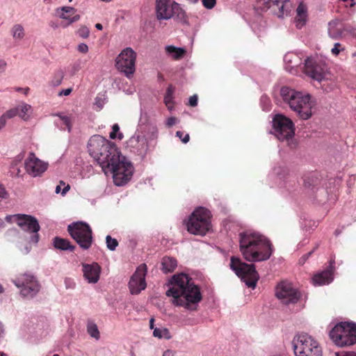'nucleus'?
<instances>
[{
  "mask_svg": "<svg viewBox=\"0 0 356 356\" xmlns=\"http://www.w3.org/2000/svg\"><path fill=\"white\" fill-rule=\"evenodd\" d=\"M173 298L172 303L188 310H196L197 305L202 300L200 289L185 273L173 275L170 286L165 293Z\"/></svg>",
  "mask_w": 356,
  "mask_h": 356,
  "instance_id": "f257e3e1",
  "label": "nucleus"
},
{
  "mask_svg": "<svg viewBox=\"0 0 356 356\" xmlns=\"http://www.w3.org/2000/svg\"><path fill=\"white\" fill-rule=\"evenodd\" d=\"M239 250L243 258L249 262L268 260L273 251V245L268 239L252 231L240 233Z\"/></svg>",
  "mask_w": 356,
  "mask_h": 356,
  "instance_id": "f03ea898",
  "label": "nucleus"
},
{
  "mask_svg": "<svg viewBox=\"0 0 356 356\" xmlns=\"http://www.w3.org/2000/svg\"><path fill=\"white\" fill-rule=\"evenodd\" d=\"M88 148L91 156L101 166L104 172H106L112 162H116V159L120 155V152L113 143L99 135H95L90 138Z\"/></svg>",
  "mask_w": 356,
  "mask_h": 356,
  "instance_id": "7ed1b4c3",
  "label": "nucleus"
},
{
  "mask_svg": "<svg viewBox=\"0 0 356 356\" xmlns=\"http://www.w3.org/2000/svg\"><path fill=\"white\" fill-rule=\"evenodd\" d=\"M280 95L284 102L287 104L292 111L296 112L300 118L308 120L312 117L314 104L309 94L283 86L280 90Z\"/></svg>",
  "mask_w": 356,
  "mask_h": 356,
  "instance_id": "20e7f679",
  "label": "nucleus"
},
{
  "mask_svg": "<svg viewBox=\"0 0 356 356\" xmlns=\"http://www.w3.org/2000/svg\"><path fill=\"white\" fill-rule=\"evenodd\" d=\"M211 213L204 207L195 209L186 222L187 230L194 235L204 236L211 229Z\"/></svg>",
  "mask_w": 356,
  "mask_h": 356,
  "instance_id": "39448f33",
  "label": "nucleus"
},
{
  "mask_svg": "<svg viewBox=\"0 0 356 356\" xmlns=\"http://www.w3.org/2000/svg\"><path fill=\"white\" fill-rule=\"evenodd\" d=\"M293 350L296 356H322V348L312 336L302 333L297 334L293 340Z\"/></svg>",
  "mask_w": 356,
  "mask_h": 356,
  "instance_id": "423d86ee",
  "label": "nucleus"
},
{
  "mask_svg": "<svg viewBox=\"0 0 356 356\" xmlns=\"http://www.w3.org/2000/svg\"><path fill=\"white\" fill-rule=\"evenodd\" d=\"M330 337L338 346L353 345L356 343V324L341 322L330 332Z\"/></svg>",
  "mask_w": 356,
  "mask_h": 356,
  "instance_id": "0eeeda50",
  "label": "nucleus"
},
{
  "mask_svg": "<svg viewBox=\"0 0 356 356\" xmlns=\"http://www.w3.org/2000/svg\"><path fill=\"white\" fill-rule=\"evenodd\" d=\"M230 268L248 287L254 289L256 286L259 275L254 264H248L239 258L232 257Z\"/></svg>",
  "mask_w": 356,
  "mask_h": 356,
  "instance_id": "6e6552de",
  "label": "nucleus"
},
{
  "mask_svg": "<svg viewBox=\"0 0 356 356\" xmlns=\"http://www.w3.org/2000/svg\"><path fill=\"white\" fill-rule=\"evenodd\" d=\"M104 173L113 174V182L116 186H122L127 184L131 178L134 172V167L130 162L120 155L116 162H112Z\"/></svg>",
  "mask_w": 356,
  "mask_h": 356,
  "instance_id": "1a4fd4ad",
  "label": "nucleus"
},
{
  "mask_svg": "<svg viewBox=\"0 0 356 356\" xmlns=\"http://www.w3.org/2000/svg\"><path fill=\"white\" fill-rule=\"evenodd\" d=\"M70 236L83 250H88L92 243V231L90 225L84 222H72L67 226Z\"/></svg>",
  "mask_w": 356,
  "mask_h": 356,
  "instance_id": "9d476101",
  "label": "nucleus"
},
{
  "mask_svg": "<svg viewBox=\"0 0 356 356\" xmlns=\"http://www.w3.org/2000/svg\"><path fill=\"white\" fill-rule=\"evenodd\" d=\"M5 220L8 223H16L22 230L33 233L31 241L37 243L39 240V235L38 234L40 230V225L38 220L30 215L17 213L14 215H8L6 216Z\"/></svg>",
  "mask_w": 356,
  "mask_h": 356,
  "instance_id": "9b49d317",
  "label": "nucleus"
},
{
  "mask_svg": "<svg viewBox=\"0 0 356 356\" xmlns=\"http://www.w3.org/2000/svg\"><path fill=\"white\" fill-rule=\"evenodd\" d=\"M275 134L280 140L289 141L293 140L295 134L294 124L293 121L282 114H277L273 120Z\"/></svg>",
  "mask_w": 356,
  "mask_h": 356,
  "instance_id": "f8f14e48",
  "label": "nucleus"
},
{
  "mask_svg": "<svg viewBox=\"0 0 356 356\" xmlns=\"http://www.w3.org/2000/svg\"><path fill=\"white\" fill-rule=\"evenodd\" d=\"M13 282L17 288L20 289V294L26 298H34L41 288L37 279L28 273L19 275Z\"/></svg>",
  "mask_w": 356,
  "mask_h": 356,
  "instance_id": "ddd939ff",
  "label": "nucleus"
},
{
  "mask_svg": "<svg viewBox=\"0 0 356 356\" xmlns=\"http://www.w3.org/2000/svg\"><path fill=\"white\" fill-rule=\"evenodd\" d=\"M136 56V53L131 47L125 48L115 59L116 68L129 77L135 72Z\"/></svg>",
  "mask_w": 356,
  "mask_h": 356,
  "instance_id": "4468645a",
  "label": "nucleus"
},
{
  "mask_svg": "<svg viewBox=\"0 0 356 356\" xmlns=\"http://www.w3.org/2000/svg\"><path fill=\"white\" fill-rule=\"evenodd\" d=\"M275 296L284 305L295 304L301 297L300 292L286 281L277 285Z\"/></svg>",
  "mask_w": 356,
  "mask_h": 356,
  "instance_id": "2eb2a0df",
  "label": "nucleus"
},
{
  "mask_svg": "<svg viewBox=\"0 0 356 356\" xmlns=\"http://www.w3.org/2000/svg\"><path fill=\"white\" fill-rule=\"evenodd\" d=\"M147 266L145 264L140 265L131 276L129 282V287L132 294H138L146 288L145 275Z\"/></svg>",
  "mask_w": 356,
  "mask_h": 356,
  "instance_id": "dca6fc26",
  "label": "nucleus"
},
{
  "mask_svg": "<svg viewBox=\"0 0 356 356\" xmlns=\"http://www.w3.org/2000/svg\"><path fill=\"white\" fill-rule=\"evenodd\" d=\"M47 168V164L35 156L33 152H30L25 161V169L32 177L42 175Z\"/></svg>",
  "mask_w": 356,
  "mask_h": 356,
  "instance_id": "f3484780",
  "label": "nucleus"
},
{
  "mask_svg": "<svg viewBox=\"0 0 356 356\" xmlns=\"http://www.w3.org/2000/svg\"><path fill=\"white\" fill-rule=\"evenodd\" d=\"M305 73L312 79L321 81L325 78V70L313 59L307 58L305 64Z\"/></svg>",
  "mask_w": 356,
  "mask_h": 356,
  "instance_id": "a211bd4d",
  "label": "nucleus"
},
{
  "mask_svg": "<svg viewBox=\"0 0 356 356\" xmlns=\"http://www.w3.org/2000/svg\"><path fill=\"white\" fill-rule=\"evenodd\" d=\"M127 146L129 147L131 152L141 156L147 153L149 147L147 139H145V136L139 134H134L129 139Z\"/></svg>",
  "mask_w": 356,
  "mask_h": 356,
  "instance_id": "6ab92c4d",
  "label": "nucleus"
},
{
  "mask_svg": "<svg viewBox=\"0 0 356 356\" xmlns=\"http://www.w3.org/2000/svg\"><path fill=\"white\" fill-rule=\"evenodd\" d=\"M334 264V261H330V266L327 269L313 277L312 281L314 285H323L332 281Z\"/></svg>",
  "mask_w": 356,
  "mask_h": 356,
  "instance_id": "aec40b11",
  "label": "nucleus"
},
{
  "mask_svg": "<svg viewBox=\"0 0 356 356\" xmlns=\"http://www.w3.org/2000/svg\"><path fill=\"white\" fill-rule=\"evenodd\" d=\"M83 273L86 280L89 283H97L99 280V275L101 268L97 263H92V264H83Z\"/></svg>",
  "mask_w": 356,
  "mask_h": 356,
  "instance_id": "412c9836",
  "label": "nucleus"
},
{
  "mask_svg": "<svg viewBox=\"0 0 356 356\" xmlns=\"http://www.w3.org/2000/svg\"><path fill=\"white\" fill-rule=\"evenodd\" d=\"M170 0H156V13L158 19H169L172 17Z\"/></svg>",
  "mask_w": 356,
  "mask_h": 356,
  "instance_id": "4be33fe9",
  "label": "nucleus"
},
{
  "mask_svg": "<svg viewBox=\"0 0 356 356\" xmlns=\"http://www.w3.org/2000/svg\"><path fill=\"white\" fill-rule=\"evenodd\" d=\"M144 132L145 133V135L142 136H145V139H147V145L149 146L152 143H154V145H155L159 138V129L156 125L154 124H148L146 126Z\"/></svg>",
  "mask_w": 356,
  "mask_h": 356,
  "instance_id": "5701e85b",
  "label": "nucleus"
},
{
  "mask_svg": "<svg viewBox=\"0 0 356 356\" xmlns=\"http://www.w3.org/2000/svg\"><path fill=\"white\" fill-rule=\"evenodd\" d=\"M328 33L333 39L341 37L343 31V24L339 20H332L329 23Z\"/></svg>",
  "mask_w": 356,
  "mask_h": 356,
  "instance_id": "b1692460",
  "label": "nucleus"
},
{
  "mask_svg": "<svg viewBox=\"0 0 356 356\" xmlns=\"http://www.w3.org/2000/svg\"><path fill=\"white\" fill-rule=\"evenodd\" d=\"M296 13V26L301 29L305 24L307 19V6L303 3H300L297 8Z\"/></svg>",
  "mask_w": 356,
  "mask_h": 356,
  "instance_id": "393cba45",
  "label": "nucleus"
},
{
  "mask_svg": "<svg viewBox=\"0 0 356 356\" xmlns=\"http://www.w3.org/2000/svg\"><path fill=\"white\" fill-rule=\"evenodd\" d=\"M177 266V260L170 257H164L161 261V270L165 273L173 272Z\"/></svg>",
  "mask_w": 356,
  "mask_h": 356,
  "instance_id": "a878e982",
  "label": "nucleus"
},
{
  "mask_svg": "<svg viewBox=\"0 0 356 356\" xmlns=\"http://www.w3.org/2000/svg\"><path fill=\"white\" fill-rule=\"evenodd\" d=\"M54 245L55 248L61 250H70L74 251L75 246L71 245L70 242L67 239L62 238L60 237H55L54 239Z\"/></svg>",
  "mask_w": 356,
  "mask_h": 356,
  "instance_id": "bb28decb",
  "label": "nucleus"
},
{
  "mask_svg": "<svg viewBox=\"0 0 356 356\" xmlns=\"http://www.w3.org/2000/svg\"><path fill=\"white\" fill-rule=\"evenodd\" d=\"M19 108L18 116L24 121L30 119L31 114L32 113V107L30 104L25 102H21L17 106Z\"/></svg>",
  "mask_w": 356,
  "mask_h": 356,
  "instance_id": "cd10ccee",
  "label": "nucleus"
},
{
  "mask_svg": "<svg viewBox=\"0 0 356 356\" xmlns=\"http://www.w3.org/2000/svg\"><path fill=\"white\" fill-rule=\"evenodd\" d=\"M277 7L279 12L277 13L279 17H281L284 15H288L290 13L292 8V3L289 0H279L278 6H275Z\"/></svg>",
  "mask_w": 356,
  "mask_h": 356,
  "instance_id": "c85d7f7f",
  "label": "nucleus"
},
{
  "mask_svg": "<svg viewBox=\"0 0 356 356\" xmlns=\"http://www.w3.org/2000/svg\"><path fill=\"white\" fill-rule=\"evenodd\" d=\"M165 51L169 55L176 60L181 58L186 54V50L184 49L175 47L171 45L167 46L165 47Z\"/></svg>",
  "mask_w": 356,
  "mask_h": 356,
  "instance_id": "c756f323",
  "label": "nucleus"
},
{
  "mask_svg": "<svg viewBox=\"0 0 356 356\" xmlns=\"http://www.w3.org/2000/svg\"><path fill=\"white\" fill-rule=\"evenodd\" d=\"M175 88L172 85H170L167 90L166 93L164 97V102L165 106L168 107L169 110H172L174 107V102H173V93Z\"/></svg>",
  "mask_w": 356,
  "mask_h": 356,
  "instance_id": "7c9ffc66",
  "label": "nucleus"
},
{
  "mask_svg": "<svg viewBox=\"0 0 356 356\" xmlns=\"http://www.w3.org/2000/svg\"><path fill=\"white\" fill-rule=\"evenodd\" d=\"M170 10L172 13V17L174 16H177V17L180 19H183L185 18V11L180 7L179 4L177 2L173 1L172 3H171Z\"/></svg>",
  "mask_w": 356,
  "mask_h": 356,
  "instance_id": "2f4dec72",
  "label": "nucleus"
},
{
  "mask_svg": "<svg viewBox=\"0 0 356 356\" xmlns=\"http://www.w3.org/2000/svg\"><path fill=\"white\" fill-rule=\"evenodd\" d=\"M279 0H257L258 9L262 11L267 10L273 6H278Z\"/></svg>",
  "mask_w": 356,
  "mask_h": 356,
  "instance_id": "473e14b6",
  "label": "nucleus"
},
{
  "mask_svg": "<svg viewBox=\"0 0 356 356\" xmlns=\"http://www.w3.org/2000/svg\"><path fill=\"white\" fill-rule=\"evenodd\" d=\"M318 184V179L314 175L306 176L304 179V186L307 188L314 187Z\"/></svg>",
  "mask_w": 356,
  "mask_h": 356,
  "instance_id": "72a5a7b5",
  "label": "nucleus"
},
{
  "mask_svg": "<svg viewBox=\"0 0 356 356\" xmlns=\"http://www.w3.org/2000/svg\"><path fill=\"white\" fill-rule=\"evenodd\" d=\"M13 36L15 39H22L24 36V30L22 25L16 24L12 29Z\"/></svg>",
  "mask_w": 356,
  "mask_h": 356,
  "instance_id": "f704fd0d",
  "label": "nucleus"
},
{
  "mask_svg": "<svg viewBox=\"0 0 356 356\" xmlns=\"http://www.w3.org/2000/svg\"><path fill=\"white\" fill-rule=\"evenodd\" d=\"M87 331L92 337L96 339H98L100 337L97 326L95 323H88L87 326Z\"/></svg>",
  "mask_w": 356,
  "mask_h": 356,
  "instance_id": "c9c22d12",
  "label": "nucleus"
},
{
  "mask_svg": "<svg viewBox=\"0 0 356 356\" xmlns=\"http://www.w3.org/2000/svg\"><path fill=\"white\" fill-rule=\"evenodd\" d=\"M63 13L60 15V17L63 19H68L70 18L71 15H74L76 10L70 6H65L61 8Z\"/></svg>",
  "mask_w": 356,
  "mask_h": 356,
  "instance_id": "e433bc0d",
  "label": "nucleus"
},
{
  "mask_svg": "<svg viewBox=\"0 0 356 356\" xmlns=\"http://www.w3.org/2000/svg\"><path fill=\"white\" fill-rule=\"evenodd\" d=\"M120 131V127L118 124H114L112 127V131L110 133V138L111 139L118 138L119 140H122L123 138V134Z\"/></svg>",
  "mask_w": 356,
  "mask_h": 356,
  "instance_id": "4c0bfd02",
  "label": "nucleus"
},
{
  "mask_svg": "<svg viewBox=\"0 0 356 356\" xmlns=\"http://www.w3.org/2000/svg\"><path fill=\"white\" fill-rule=\"evenodd\" d=\"M106 243L107 248L111 251L115 250L118 245V241L115 238H113L111 236L106 237Z\"/></svg>",
  "mask_w": 356,
  "mask_h": 356,
  "instance_id": "58836bf2",
  "label": "nucleus"
},
{
  "mask_svg": "<svg viewBox=\"0 0 356 356\" xmlns=\"http://www.w3.org/2000/svg\"><path fill=\"white\" fill-rule=\"evenodd\" d=\"M19 114V108L16 107L12 108L4 113L2 116H3L7 120L8 119L13 118L15 116H18Z\"/></svg>",
  "mask_w": 356,
  "mask_h": 356,
  "instance_id": "ea45409f",
  "label": "nucleus"
},
{
  "mask_svg": "<svg viewBox=\"0 0 356 356\" xmlns=\"http://www.w3.org/2000/svg\"><path fill=\"white\" fill-rule=\"evenodd\" d=\"M63 79V72H58L55 74L53 79L51 81V85L53 86H58L62 83Z\"/></svg>",
  "mask_w": 356,
  "mask_h": 356,
  "instance_id": "a19ab883",
  "label": "nucleus"
},
{
  "mask_svg": "<svg viewBox=\"0 0 356 356\" xmlns=\"http://www.w3.org/2000/svg\"><path fill=\"white\" fill-rule=\"evenodd\" d=\"M79 35L82 38H87L90 35V30L86 26H82L77 31Z\"/></svg>",
  "mask_w": 356,
  "mask_h": 356,
  "instance_id": "79ce46f5",
  "label": "nucleus"
},
{
  "mask_svg": "<svg viewBox=\"0 0 356 356\" xmlns=\"http://www.w3.org/2000/svg\"><path fill=\"white\" fill-rule=\"evenodd\" d=\"M345 48L340 43H335L334 47L331 49V52L333 55L337 56L341 51H344Z\"/></svg>",
  "mask_w": 356,
  "mask_h": 356,
  "instance_id": "37998d69",
  "label": "nucleus"
},
{
  "mask_svg": "<svg viewBox=\"0 0 356 356\" xmlns=\"http://www.w3.org/2000/svg\"><path fill=\"white\" fill-rule=\"evenodd\" d=\"M176 136L184 143H187L190 140V136L188 134H186L184 135L183 131H177L176 132Z\"/></svg>",
  "mask_w": 356,
  "mask_h": 356,
  "instance_id": "c03bdc74",
  "label": "nucleus"
},
{
  "mask_svg": "<svg viewBox=\"0 0 356 356\" xmlns=\"http://www.w3.org/2000/svg\"><path fill=\"white\" fill-rule=\"evenodd\" d=\"M168 333L167 329H159V328H155L153 331V335L155 337L158 338H162L165 336V334Z\"/></svg>",
  "mask_w": 356,
  "mask_h": 356,
  "instance_id": "a18cd8bd",
  "label": "nucleus"
},
{
  "mask_svg": "<svg viewBox=\"0 0 356 356\" xmlns=\"http://www.w3.org/2000/svg\"><path fill=\"white\" fill-rule=\"evenodd\" d=\"M216 3V0H202L203 6L207 9H212Z\"/></svg>",
  "mask_w": 356,
  "mask_h": 356,
  "instance_id": "49530a36",
  "label": "nucleus"
},
{
  "mask_svg": "<svg viewBox=\"0 0 356 356\" xmlns=\"http://www.w3.org/2000/svg\"><path fill=\"white\" fill-rule=\"evenodd\" d=\"M8 196V194L5 188V187L0 184V201L6 199Z\"/></svg>",
  "mask_w": 356,
  "mask_h": 356,
  "instance_id": "de8ad7c7",
  "label": "nucleus"
},
{
  "mask_svg": "<svg viewBox=\"0 0 356 356\" xmlns=\"http://www.w3.org/2000/svg\"><path fill=\"white\" fill-rule=\"evenodd\" d=\"M198 97L197 95H194L189 98L188 104L192 106H196L197 105Z\"/></svg>",
  "mask_w": 356,
  "mask_h": 356,
  "instance_id": "09e8293b",
  "label": "nucleus"
},
{
  "mask_svg": "<svg viewBox=\"0 0 356 356\" xmlns=\"http://www.w3.org/2000/svg\"><path fill=\"white\" fill-rule=\"evenodd\" d=\"M77 50L82 54H86L88 51V47L85 43H81L78 45Z\"/></svg>",
  "mask_w": 356,
  "mask_h": 356,
  "instance_id": "8fccbe9b",
  "label": "nucleus"
},
{
  "mask_svg": "<svg viewBox=\"0 0 356 356\" xmlns=\"http://www.w3.org/2000/svg\"><path fill=\"white\" fill-rule=\"evenodd\" d=\"M177 122H178V120L177 118L170 117V118H168V120L166 121V126L168 127H171L173 125H175V124H177Z\"/></svg>",
  "mask_w": 356,
  "mask_h": 356,
  "instance_id": "3c124183",
  "label": "nucleus"
},
{
  "mask_svg": "<svg viewBox=\"0 0 356 356\" xmlns=\"http://www.w3.org/2000/svg\"><path fill=\"white\" fill-rule=\"evenodd\" d=\"M59 185H60V186H64L63 191H61V194L63 195H65L67 193V192L70 189V185L69 184H65V183L63 181H60V184Z\"/></svg>",
  "mask_w": 356,
  "mask_h": 356,
  "instance_id": "603ef678",
  "label": "nucleus"
},
{
  "mask_svg": "<svg viewBox=\"0 0 356 356\" xmlns=\"http://www.w3.org/2000/svg\"><path fill=\"white\" fill-rule=\"evenodd\" d=\"M336 356H356L355 352H341L336 353Z\"/></svg>",
  "mask_w": 356,
  "mask_h": 356,
  "instance_id": "864d4df0",
  "label": "nucleus"
},
{
  "mask_svg": "<svg viewBox=\"0 0 356 356\" xmlns=\"http://www.w3.org/2000/svg\"><path fill=\"white\" fill-rule=\"evenodd\" d=\"M60 119L63 121L64 124L70 129V120L67 116H60Z\"/></svg>",
  "mask_w": 356,
  "mask_h": 356,
  "instance_id": "5fc2aeb1",
  "label": "nucleus"
},
{
  "mask_svg": "<svg viewBox=\"0 0 356 356\" xmlns=\"http://www.w3.org/2000/svg\"><path fill=\"white\" fill-rule=\"evenodd\" d=\"M72 88H67L65 90H62L59 93H58V95L59 96H62V95H65V96H67L69 95H70V93L72 92Z\"/></svg>",
  "mask_w": 356,
  "mask_h": 356,
  "instance_id": "6e6d98bb",
  "label": "nucleus"
},
{
  "mask_svg": "<svg viewBox=\"0 0 356 356\" xmlns=\"http://www.w3.org/2000/svg\"><path fill=\"white\" fill-rule=\"evenodd\" d=\"M7 120L3 117H0V130L2 129L6 124Z\"/></svg>",
  "mask_w": 356,
  "mask_h": 356,
  "instance_id": "4d7b16f0",
  "label": "nucleus"
},
{
  "mask_svg": "<svg viewBox=\"0 0 356 356\" xmlns=\"http://www.w3.org/2000/svg\"><path fill=\"white\" fill-rule=\"evenodd\" d=\"M284 174L282 176V178H283L284 179H289L291 177V172H289V170L288 169H284Z\"/></svg>",
  "mask_w": 356,
  "mask_h": 356,
  "instance_id": "13d9d810",
  "label": "nucleus"
},
{
  "mask_svg": "<svg viewBox=\"0 0 356 356\" xmlns=\"http://www.w3.org/2000/svg\"><path fill=\"white\" fill-rule=\"evenodd\" d=\"M79 19H80V15H75L72 17H70L69 19V21H70L69 24H72L73 22H77Z\"/></svg>",
  "mask_w": 356,
  "mask_h": 356,
  "instance_id": "bf43d9fd",
  "label": "nucleus"
},
{
  "mask_svg": "<svg viewBox=\"0 0 356 356\" xmlns=\"http://www.w3.org/2000/svg\"><path fill=\"white\" fill-rule=\"evenodd\" d=\"M174 355H175V353L171 350H167L163 354V356H174Z\"/></svg>",
  "mask_w": 356,
  "mask_h": 356,
  "instance_id": "052dcab7",
  "label": "nucleus"
},
{
  "mask_svg": "<svg viewBox=\"0 0 356 356\" xmlns=\"http://www.w3.org/2000/svg\"><path fill=\"white\" fill-rule=\"evenodd\" d=\"M6 65V63L3 60H0V73L4 71Z\"/></svg>",
  "mask_w": 356,
  "mask_h": 356,
  "instance_id": "680f3d73",
  "label": "nucleus"
},
{
  "mask_svg": "<svg viewBox=\"0 0 356 356\" xmlns=\"http://www.w3.org/2000/svg\"><path fill=\"white\" fill-rule=\"evenodd\" d=\"M342 1L347 3L346 6H349L352 7L355 4V3L353 2V0H342Z\"/></svg>",
  "mask_w": 356,
  "mask_h": 356,
  "instance_id": "e2e57ef3",
  "label": "nucleus"
},
{
  "mask_svg": "<svg viewBox=\"0 0 356 356\" xmlns=\"http://www.w3.org/2000/svg\"><path fill=\"white\" fill-rule=\"evenodd\" d=\"M291 56H292L291 54H286L284 57L285 60L287 62H290L291 61L290 57H291Z\"/></svg>",
  "mask_w": 356,
  "mask_h": 356,
  "instance_id": "0e129e2a",
  "label": "nucleus"
},
{
  "mask_svg": "<svg viewBox=\"0 0 356 356\" xmlns=\"http://www.w3.org/2000/svg\"><path fill=\"white\" fill-rule=\"evenodd\" d=\"M4 227H5L4 221L1 218H0V230L1 229H3Z\"/></svg>",
  "mask_w": 356,
  "mask_h": 356,
  "instance_id": "69168bd1",
  "label": "nucleus"
},
{
  "mask_svg": "<svg viewBox=\"0 0 356 356\" xmlns=\"http://www.w3.org/2000/svg\"><path fill=\"white\" fill-rule=\"evenodd\" d=\"M95 27L98 30H102V29H103V26L99 23L96 24Z\"/></svg>",
  "mask_w": 356,
  "mask_h": 356,
  "instance_id": "338daca9",
  "label": "nucleus"
},
{
  "mask_svg": "<svg viewBox=\"0 0 356 356\" xmlns=\"http://www.w3.org/2000/svg\"><path fill=\"white\" fill-rule=\"evenodd\" d=\"M60 191H61V186H60V185H58V186L56 187V191H55V192H56V193H61Z\"/></svg>",
  "mask_w": 356,
  "mask_h": 356,
  "instance_id": "774afa93",
  "label": "nucleus"
}]
</instances>
